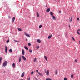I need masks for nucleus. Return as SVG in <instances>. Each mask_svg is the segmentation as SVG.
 <instances>
[{"label":"nucleus","instance_id":"4","mask_svg":"<svg viewBox=\"0 0 80 80\" xmlns=\"http://www.w3.org/2000/svg\"><path fill=\"white\" fill-rule=\"evenodd\" d=\"M22 58L24 60H26V58H25V57L23 56H22Z\"/></svg>","mask_w":80,"mask_h":80},{"label":"nucleus","instance_id":"40","mask_svg":"<svg viewBox=\"0 0 80 80\" xmlns=\"http://www.w3.org/2000/svg\"><path fill=\"white\" fill-rule=\"evenodd\" d=\"M77 62V59H76L75 60V62Z\"/></svg>","mask_w":80,"mask_h":80},{"label":"nucleus","instance_id":"22","mask_svg":"<svg viewBox=\"0 0 80 80\" xmlns=\"http://www.w3.org/2000/svg\"><path fill=\"white\" fill-rule=\"evenodd\" d=\"M18 30L20 32H21V31H22V29H21V28H18Z\"/></svg>","mask_w":80,"mask_h":80},{"label":"nucleus","instance_id":"37","mask_svg":"<svg viewBox=\"0 0 80 80\" xmlns=\"http://www.w3.org/2000/svg\"><path fill=\"white\" fill-rule=\"evenodd\" d=\"M77 20H78V21H79L80 20V19L79 18H78L77 19Z\"/></svg>","mask_w":80,"mask_h":80},{"label":"nucleus","instance_id":"1","mask_svg":"<svg viewBox=\"0 0 80 80\" xmlns=\"http://www.w3.org/2000/svg\"><path fill=\"white\" fill-rule=\"evenodd\" d=\"M8 63V62L7 61H5L3 63V67H6Z\"/></svg>","mask_w":80,"mask_h":80},{"label":"nucleus","instance_id":"32","mask_svg":"<svg viewBox=\"0 0 80 80\" xmlns=\"http://www.w3.org/2000/svg\"><path fill=\"white\" fill-rule=\"evenodd\" d=\"M71 78H73V74L71 75Z\"/></svg>","mask_w":80,"mask_h":80},{"label":"nucleus","instance_id":"8","mask_svg":"<svg viewBox=\"0 0 80 80\" xmlns=\"http://www.w3.org/2000/svg\"><path fill=\"white\" fill-rule=\"evenodd\" d=\"M25 75V72H23L22 75H21V77H23L24 75Z\"/></svg>","mask_w":80,"mask_h":80},{"label":"nucleus","instance_id":"42","mask_svg":"<svg viewBox=\"0 0 80 80\" xmlns=\"http://www.w3.org/2000/svg\"><path fill=\"white\" fill-rule=\"evenodd\" d=\"M8 18H11V17L10 16H8Z\"/></svg>","mask_w":80,"mask_h":80},{"label":"nucleus","instance_id":"10","mask_svg":"<svg viewBox=\"0 0 80 80\" xmlns=\"http://www.w3.org/2000/svg\"><path fill=\"white\" fill-rule=\"evenodd\" d=\"M22 53L23 55H24V54H25V51H24L23 50H22Z\"/></svg>","mask_w":80,"mask_h":80},{"label":"nucleus","instance_id":"33","mask_svg":"<svg viewBox=\"0 0 80 80\" xmlns=\"http://www.w3.org/2000/svg\"><path fill=\"white\" fill-rule=\"evenodd\" d=\"M64 80H67V78H64Z\"/></svg>","mask_w":80,"mask_h":80},{"label":"nucleus","instance_id":"39","mask_svg":"<svg viewBox=\"0 0 80 80\" xmlns=\"http://www.w3.org/2000/svg\"><path fill=\"white\" fill-rule=\"evenodd\" d=\"M72 19H71L70 20H69V22H72Z\"/></svg>","mask_w":80,"mask_h":80},{"label":"nucleus","instance_id":"2","mask_svg":"<svg viewBox=\"0 0 80 80\" xmlns=\"http://www.w3.org/2000/svg\"><path fill=\"white\" fill-rule=\"evenodd\" d=\"M25 35H26V36H27V37H30V35L28 34L26 32L25 33Z\"/></svg>","mask_w":80,"mask_h":80},{"label":"nucleus","instance_id":"18","mask_svg":"<svg viewBox=\"0 0 80 80\" xmlns=\"http://www.w3.org/2000/svg\"><path fill=\"white\" fill-rule=\"evenodd\" d=\"M24 48L25 49H26V50H28V48H27V47L26 46H25L24 47Z\"/></svg>","mask_w":80,"mask_h":80},{"label":"nucleus","instance_id":"47","mask_svg":"<svg viewBox=\"0 0 80 80\" xmlns=\"http://www.w3.org/2000/svg\"><path fill=\"white\" fill-rule=\"evenodd\" d=\"M69 28H70V25H69Z\"/></svg>","mask_w":80,"mask_h":80},{"label":"nucleus","instance_id":"21","mask_svg":"<svg viewBox=\"0 0 80 80\" xmlns=\"http://www.w3.org/2000/svg\"><path fill=\"white\" fill-rule=\"evenodd\" d=\"M50 15H52V16H53V13H52V12H50Z\"/></svg>","mask_w":80,"mask_h":80},{"label":"nucleus","instance_id":"46","mask_svg":"<svg viewBox=\"0 0 80 80\" xmlns=\"http://www.w3.org/2000/svg\"><path fill=\"white\" fill-rule=\"evenodd\" d=\"M59 13H61V11H59Z\"/></svg>","mask_w":80,"mask_h":80},{"label":"nucleus","instance_id":"7","mask_svg":"<svg viewBox=\"0 0 80 80\" xmlns=\"http://www.w3.org/2000/svg\"><path fill=\"white\" fill-rule=\"evenodd\" d=\"M52 35H49L48 37V39H50V38H52Z\"/></svg>","mask_w":80,"mask_h":80},{"label":"nucleus","instance_id":"38","mask_svg":"<svg viewBox=\"0 0 80 80\" xmlns=\"http://www.w3.org/2000/svg\"><path fill=\"white\" fill-rule=\"evenodd\" d=\"M30 80V78L29 77L27 79V80Z\"/></svg>","mask_w":80,"mask_h":80},{"label":"nucleus","instance_id":"14","mask_svg":"<svg viewBox=\"0 0 80 80\" xmlns=\"http://www.w3.org/2000/svg\"><path fill=\"white\" fill-rule=\"evenodd\" d=\"M79 32H80V29H79L77 31V33L78 35H80V33Z\"/></svg>","mask_w":80,"mask_h":80},{"label":"nucleus","instance_id":"35","mask_svg":"<svg viewBox=\"0 0 80 80\" xmlns=\"http://www.w3.org/2000/svg\"><path fill=\"white\" fill-rule=\"evenodd\" d=\"M9 40L8 39V41H7L6 42L7 43H8L9 42Z\"/></svg>","mask_w":80,"mask_h":80},{"label":"nucleus","instance_id":"3","mask_svg":"<svg viewBox=\"0 0 80 80\" xmlns=\"http://www.w3.org/2000/svg\"><path fill=\"white\" fill-rule=\"evenodd\" d=\"M47 75L48 76L49 75V71L48 70H47V72L46 73Z\"/></svg>","mask_w":80,"mask_h":80},{"label":"nucleus","instance_id":"9","mask_svg":"<svg viewBox=\"0 0 80 80\" xmlns=\"http://www.w3.org/2000/svg\"><path fill=\"white\" fill-rule=\"evenodd\" d=\"M5 50L6 53H7V48L6 46L5 47Z\"/></svg>","mask_w":80,"mask_h":80},{"label":"nucleus","instance_id":"44","mask_svg":"<svg viewBox=\"0 0 80 80\" xmlns=\"http://www.w3.org/2000/svg\"><path fill=\"white\" fill-rule=\"evenodd\" d=\"M36 72H37L38 73V72H38V70H36Z\"/></svg>","mask_w":80,"mask_h":80},{"label":"nucleus","instance_id":"13","mask_svg":"<svg viewBox=\"0 0 80 80\" xmlns=\"http://www.w3.org/2000/svg\"><path fill=\"white\" fill-rule=\"evenodd\" d=\"M22 58V56H20L19 57V62H20L21 61V59Z\"/></svg>","mask_w":80,"mask_h":80},{"label":"nucleus","instance_id":"45","mask_svg":"<svg viewBox=\"0 0 80 80\" xmlns=\"http://www.w3.org/2000/svg\"><path fill=\"white\" fill-rule=\"evenodd\" d=\"M26 41H28V39L27 38L26 39Z\"/></svg>","mask_w":80,"mask_h":80},{"label":"nucleus","instance_id":"19","mask_svg":"<svg viewBox=\"0 0 80 80\" xmlns=\"http://www.w3.org/2000/svg\"><path fill=\"white\" fill-rule=\"evenodd\" d=\"M15 63H13L12 65V67L13 68H15Z\"/></svg>","mask_w":80,"mask_h":80},{"label":"nucleus","instance_id":"5","mask_svg":"<svg viewBox=\"0 0 80 80\" xmlns=\"http://www.w3.org/2000/svg\"><path fill=\"white\" fill-rule=\"evenodd\" d=\"M38 74L39 75H40V76H43V74L40 72H38Z\"/></svg>","mask_w":80,"mask_h":80},{"label":"nucleus","instance_id":"24","mask_svg":"<svg viewBox=\"0 0 80 80\" xmlns=\"http://www.w3.org/2000/svg\"><path fill=\"white\" fill-rule=\"evenodd\" d=\"M9 52H12V50L10 49L9 50Z\"/></svg>","mask_w":80,"mask_h":80},{"label":"nucleus","instance_id":"23","mask_svg":"<svg viewBox=\"0 0 80 80\" xmlns=\"http://www.w3.org/2000/svg\"><path fill=\"white\" fill-rule=\"evenodd\" d=\"M29 51L30 52V53L32 52V50L31 49H29Z\"/></svg>","mask_w":80,"mask_h":80},{"label":"nucleus","instance_id":"17","mask_svg":"<svg viewBox=\"0 0 80 80\" xmlns=\"http://www.w3.org/2000/svg\"><path fill=\"white\" fill-rule=\"evenodd\" d=\"M42 26H43V25H39V28H42Z\"/></svg>","mask_w":80,"mask_h":80},{"label":"nucleus","instance_id":"26","mask_svg":"<svg viewBox=\"0 0 80 80\" xmlns=\"http://www.w3.org/2000/svg\"><path fill=\"white\" fill-rule=\"evenodd\" d=\"M46 80H52V79H51L50 78H46Z\"/></svg>","mask_w":80,"mask_h":80},{"label":"nucleus","instance_id":"29","mask_svg":"<svg viewBox=\"0 0 80 80\" xmlns=\"http://www.w3.org/2000/svg\"><path fill=\"white\" fill-rule=\"evenodd\" d=\"M55 73L56 75H57V73H58L57 71H56V72H55Z\"/></svg>","mask_w":80,"mask_h":80},{"label":"nucleus","instance_id":"11","mask_svg":"<svg viewBox=\"0 0 80 80\" xmlns=\"http://www.w3.org/2000/svg\"><path fill=\"white\" fill-rule=\"evenodd\" d=\"M37 42L39 43H41V41L40 39H38L37 40Z\"/></svg>","mask_w":80,"mask_h":80},{"label":"nucleus","instance_id":"50","mask_svg":"<svg viewBox=\"0 0 80 80\" xmlns=\"http://www.w3.org/2000/svg\"><path fill=\"white\" fill-rule=\"evenodd\" d=\"M47 7V6L46 5V7Z\"/></svg>","mask_w":80,"mask_h":80},{"label":"nucleus","instance_id":"15","mask_svg":"<svg viewBox=\"0 0 80 80\" xmlns=\"http://www.w3.org/2000/svg\"><path fill=\"white\" fill-rule=\"evenodd\" d=\"M45 59L47 61V62H48V60H47V57L46 56H44Z\"/></svg>","mask_w":80,"mask_h":80},{"label":"nucleus","instance_id":"34","mask_svg":"<svg viewBox=\"0 0 80 80\" xmlns=\"http://www.w3.org/2000/svg\"><path fill=\"white\" fill-rule=\"evenodd\" d=\"M36 60H37V59L36 58H35L34 60V62H36Z\"/></svg>","mask_w":80,"mask_h":80},{"label":"nucleus","instance_id":"30","mask_svg":"<svg viewBox=\"0 0 80 80\" xmlns=\"http://www.w3.org/2000/svg\"><path fill=\"white\" fill-rule=\"evenodd\" d=\"M33 73H34V72H33V71H32L31 72V74L32 75V74H33Z\"/></svg>","mask_w":80,"mask_h":80},{"label":"nucleus","instance_id":"12","mask_svg":"<svg viewBox=\"0 0 80 80\" xmlns=\"http://www.w3.org/2000/svg\"><path fill=\"white\" fill-rule=\"evenodd\" d=\"M50 9L48 8L47 10H46V12H50Z\"/></svg>","mask_w":80,"mask_h":80},{"label":"nucleus","instance_id":"43","mask_svg":"<svg viewBox=\"0 0 80 80\" xmlns=\"http://www.w3.org/2000/svg\"><path fill=\"white\" fill-rule=\"evenodd\" d=\"M36 80H38L37 78H34Z\"/></svg>","mask_w":80,"mask_h":80},{"label":"nucleus","instance_id":"36","mask_svg":"<svg viewBox=\"0 0 80 80\" xmlns=\"http://www.w3.org/2000/svg\"><path fill=\"white\" fill-rule=\"evenodd\" d=\"M37 49H38V48H39V46H37Z\"/></svg>","mask_w":80,"mask_h":80},{"label":"nucleus","instance_id":"41","mask_svg":"<svg viewBox=\"0 0 80 80\" xmlns=\"http://www.w3.org/2000/svg\"><path fill=\"white\" fill-rule=\"evenodd\" d=\"M72 18H73V17L72 16L71 17V19L72 20Z\"/></svg>","mask_w":80,"mask_h":80},{"label":"nucleus","instance_id":"48","mask_svg":"<svg viewBox=\"0 0 80 80\" xmlns=\"http://www.w3.org/2000/svg\"><path fill=\"white\" fill-rule=\"evenodd\" d=\"M79 44H80V41H79Z\"/></svg>","mask_w":80,"mask_h":80},{"label":"nucleus","instance_id":"27","mask_svg":"<svg viewBox=\"0 0 80 80\" xmlns=\"http://www.w3.org/2000/svg\"><path fill=\"white\" fill-rule=\"evenodd\" d=\"M15 42H17V43H20V42L16 40L15 41Z\"/></svg>","mask_w":80,"mask_h":80},{"label":"nucleus","instance_id":"28","mask_svg":"<svg viewBox=\"0 0 80 80\" xmlns=\"http://www.w3.org/2000/svg\"><path fill=\"white\" fill-rule=\"evenodd\" d=\"M28 46H30L31 45V44L30 43H28Z\"/></svg>","mask_w":80,"mask_h":80},{"label":"nucleus","instance_id":"6","mask_svg":"<svg viewBox=\"0 0 80 80\" xmlns=\"http://www.w3.org/2000/svg\"><path fill=\"white\" fill-rule=\"evenodd\" d=\"M15 18L13 17L12 19V22L13 23V22H14V21H15Z\"/></svg>","mask_w":80,"mask_h":80},{"label":"nucleus","instance_id":"20","mask_svg":"<svg viewBox=\"0 0 80 80\" xmlns=\"http://www.w3.org/2000/svg\"><path fill=\"white\" fill-rule=\"evenodd\" d=\"M37 15V17H39V14L38 12L36 13Z\"/></svg>","mask_w":80,"mask_h":80},{"label":"nucleus","instance_id":"25","mask_svg":"<svg viewBox=\"0 0 80 80\" xmlns=\"http://www.w3.org/2000/svg\"><path fill=\"white\" fill-rule=\"evenodd\" d=\"M2 60V57H0V62H1V60Z\"/></svg>","mask_w":80,"mask_h":80},{"label":"nucleus","instance_id":"49","mask_svg":"<svg viewBox=\"0 0 80 80\" xmlns=\"http://www.w3.org/2000/svg\"><path fill=\"white\" fill-rule=\"evenodd\" d=\"M4 73H5V71L4 72Z\"/></svg>","mask_w":80,"mask_h":80},{"label":"nucleus","instance_id":"16","mask_svg":"<svg viewBox=\"0 0 80 80\" xmlns=\"http://www.w3.org/2000/svg\"><path fill=\"white\" fill-rule=\"evenodd\" d=\"M52 18L54 20H57V19H56V18H55V17L54 16H52Z\"/></svg>","mask_w":80,"mask_h":80},{"label":"nucleus","instance_id":"31","mask_svg":"<svg viewBox=\"0 0 80 80\" xmlns=\"http://www.w3.org/2000/svg\"><path fill=\"white\" fill-rule=\"evenodd\" d=\"M71 38H72V40H74V41H75V39H74V38H73L72 37Z\"/></svg>","mask_w":80,"mask_h":80}]
</instances>
